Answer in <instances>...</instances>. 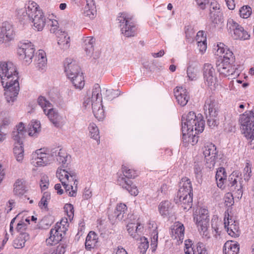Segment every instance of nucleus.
<instances>
[{
	"mask_svg": "<svg viewBox=\"0 0 254 254\" xmlns=\"http://www.w3.org/2000/svg\"><path fill=\"white\" fill-rule=\"evenodd\" d=\"M0 77L4 88V95L7 102H13L19 91L18 72L15 65L10 62H0Z\"/></svg>",
	"mask_w": 254,
	"mask_h": 254,
	"instance_id": "obj_1",
	"label": "nucleus"
},
{
	"mask_svg": "<svg viewBox=\"0 0 254 254\" xmlns=\"http://www.w3.org/2000/svg\"><path fill=\"white\" fill-rule=\"evenodd\" d=\"M204 128V121L201 114L189 112L182 117V131L184 141L186 140V131H195L196 133L202 132Z\"/></svg>",
	"mask_w": 254,
	"mask_h": 254,
	"instance_id": "obj_2",
	"label": "nucleus"
},
{
	"mask_svg": "<svg viewBox=\"0 0 254 254\" xmlns=\"http://www.w3.org/2000/svg\"><path fill=\"white\" fill-rule=\"evenodd\" d=\"M179 187L174 201L184 210H188L192 205V188L190 180L186 177L182 178Z\"/></svg>",
	"mask_w": 254,
	"mask_h": 254,
	"instance_id": "obj_3",
	"label": "nucleus"
},
{
	"mask_svg": "<svg viewBox=\"0 0 254 254\" xmlns=\"http://www.w3.org/2000/svg\"><path fill=\"white\" fill-rule=\"evenodd\" d=\"M137 176L138 174L136 170L123 165L122 174L119 176L117 183L123 189L127 190L131 195L136 196L138 193V189L130 179H134Z\"/></svg>",
	"mask_w": 254,
	"mask_h": 254,
	"instance_id": "obj_4",
	"label": "nucleus"
},
{
	"mask_svg": "<svg viewBox=\"0 0 254 254\" xmlns=\"http://www.w3.org/2000/svg\"><path fill=\"white\" fill-rule=\"evenodd\" d=\"M239 122L242 133L248 140L252 141L254 139V109L241 115Z\"/></svg>",
	"mask_w": 254,
	"mask_h": 254,
	"instance_id": "obj_5",
	"label": "nucleus"
},
{
	"mask_svg": "<svg viewBox=\"0 0 254 254\" xmlns=\"http://www.w3.org/2000/svg\"><path fill=\"white\" fill-rule=\"evenodd\" d=\"M208 210L205 208H200L193 214V219L197 225L200 235L205 240L210 238V233L208 230L209 226V218L208 215Z\"/></svg>",
	"mask_w": 254,
	"mask_h": 254,
	"instance_id": "obj_6",
	"label": "nucleus"
},
{
	"mask_svg": "<svg viewBox=\"0 0 254 254\" xmlns=\"http://www.w3.org/2000/svg\"><path fill=\"white\" fill-rule=\"evenodd\" d=\"M38 103L55 127H61L64 125L62 116L59 114L57 110L52 108V105L45 97L40 96L38 99Z\"/></svg>",
	"mask_w": 254,
	"mask_h": 254,
	"instance_id": "obj_7",
	"label": "nucleus"
},
{
	"mask_svg": "<svg viewBox=\"0 0 254 254\" xmlns=\"http://www.w3.org/2000/svg\"><path fill=\"white\" fill-rule=\"evenodd\" d=\"M204 110L205 112L208 126L211 128L217 126L219 124L218 115L219 106L214 97H210L205 101Z\"/></svg>",
	"mask_w": 254,
	"mask_h": 254,
	"instance_id": "obj_8",
	"label": "nucleus"
},
{
	"mask_svg": "<svg viewBox=\"0 0 254 254\" xmlns=\"http://www.w3.org/2000/svg\"><path fill=\"white\" fill-rule=\"evenodd\" d=\"M26 12L28 17L32 19L34 29L42 31L46 24V18L37 4L34 1L29 2Z\"/></svg>",
	"mask_w": 254,
	"mask_h": 254,
	"instance_id": "obj_9",
	"label": "nucleus"
},
{
	"mask_svg": "<svg viewBox=\"0 0 254 254\" xmlns=\"http://www.w3.org/2000/svg\"><path fill=\"white\" fill-rule=\"evenodd\" d=\"M120 23L122 33L126 37L135 36L137 34V28L132 21L131 18L125 13H121L117 17Z\"/></svg>",
	"mask_w": 254,
	"mask_h": 254,
	"instance_id": "obj_10",
	"label": "nucleus"
},
{
	"mask_svg": "<svg viewBox=\"0 0 254 254\" xmlns=\"http://www.w3.org/2000/svg\"><path fill=\"white\" fill-rule=\"evenodd\" d=\"M32 163L36 166H45L50 164L53 160L52 149L45 148L37 149L32 154Z\"/></svg>",
	"mask_w": 254,
	"mask_h": 254,
	"instance_id": "obj_11",
	"label": "nucleus"
},
{
	"mask_svg": "<svg viewBox=\"0 0 254 254\" xmlns=\"http://www.w3.org/2000/svg\"><path fill=\"white\" fill-rule=\"evenodd\" d=\"M66 228L61 223H57L54 228L51 229L50 237L46 239V243L51 245H55L62 241L65 235Z\"/></svg>",
	"mask_w": 254,
	"mask_h": 254,
	"instance_id": "obj_12",
	"label": "nucleus"
},
{
	"mask_svg": "<svg viewBox=\"0 0 254 254\" xmlns=\"http://www.w3.org/2000/svg\"><path fill=\"white\" fill-rule=\"evenodd\" d=\"M202 73L205 83L208 86H215L217 84V72L214 66L210 64H204Z\"/></svg>",
	"mask_w": 254,
	"mask_h": 254,
	"instance_id": "obj_13",
	"label": "nucleus"
},
{
	"mask_svg": "<svg viewBox=\"0 0 254 254\" xmlns=\"http://www.w3.org/2000/svg\"><path fill=\"white\" fill-rule=\"evenodd\" d=\"M227 27L230 31H233V37L235 39L245 40L249 39L250 37L248 32L232 19H228Z\"/></svg>",
	"mask_w": 254,
	"mask_h": 254,
	"instance_id": "obj_14",
	"label": "nucleus"
},
{
	"mask_svg": "<svg viewBox=\"0 0 254 254\" xmlns=\"http://www.w3.org/2000/svg\"><path fill=\"white\" fill-rule=\"evenodd\" d=\"M224 224L225 229L230 236L233 237L240 236V231L238 223L232 219V217L229 213L228 209L225 212Z\"/></svg>",
	"mask_w": 254,
	"mask_h": 254,
	"instance_id": "obj_15",
	"label": "nucleus"
},
{
	"mask_svg": "<svg viewBox=\"0 0 254 254\" xmlns=\"http://www.w3.org/2000/svg\"><path fill=\"white\" fill-rule=\"evenodd\" d=\"M35 49L31 43H24L21 44L17 51L20 59H23L26 64H29L34 57Z\"/></svg>",
	"mask_w": 254,
	"mask_h": 254,
	"instance_id": "obj_16",
	"label": "nucleus"
},
{
	"mask_svg": "<svg viewBox=\"0 0 254 254\" xmlns=\"http://www.w3.org/2000/svg\"><path fill=\"white\" fill-rule=\"evenodd\" d=\"M185 249L184 251L186 254H208L205 245L202 242H199L196 245V249L191 248V242L188 240L185 241Z\"/></svg>",
	"mask_w": 254,
	"mask_h": 254,
	"instance_id": "obj_17",
	"label": "nucleus"
},
{
	"mask_svg": "<svg viewBox=\"0 0 254 254\" xmlns=\"http://www.w3.org/2000/svg\"><path fill=\"white\" fill-rule=\"evenodd\" d=\"M64 71L68 78H73V75L80 72V69L75 61L66 59L64 63Z\"/></svg>",
	"mask_w": 254,
	"mask_h": 254,
	"instance_id": "obj_18",
	"label": "nucleus"
},
{
	"mask_svg": "<svg viewBox=\"0 0 254 254\" xmlns=\"http://www.w3.org/2000/svg\"><path fill=\"white\" fill-rule=\"evenodd\" d=\"M174 93L178 103L181 106H185L190 99L188 90L182 87H177L174 89Z\"/></svg>",
	"mask_w": 254,
	"mask_h": 254,
	"instance_id": "obj_19",
	"label": "nucleus"
},
{
	"mask_svg": "<svg viewBox=\"0 0 254 254\" xmlns=\"http://www.w3.org/2000/svg\"><path fill=\"white\" fill-rule=\"evenodd\" d=\"M218 71L223 77L233 76L235 73V68L232 66L230 62L222 61L217 65Z\"/></svg>",
	"mask_w": 254,
	"mask_h": 254,
	"instance_id": "obj_20",
	"label": "nucleus"
},
{
	"mask_svg": "<svg viewBox=\"0 0 254 254\" xmlns=\"http://www.w3.org/2000/svg\"><path fill=\"white\" fill-rule=\"evenodd\" d=\"M14 35L13 29L10 25L0 27V44L12 40Z\"/></svg>",
	"mask_w": 254,
	"mask_h": 254,
	"instance_id": "obj_21",
	"label": "nucleus"
},
{
	"mask_svg": "<svg viewBox=\"0 0 254 254\" xmlns=\"http://www.w3.org/2000/svg\"><path fill=\"white\" fill-rule=\"evenodd\" d=\"M239 244L233 241H227L223 248L224 254H238L239 252Z\"/></svg>",
	"mask_w": 254,
	"mask_h": 254,
	"instance_id": "obj_22",
	"label": "nucleus"
},
{
	"mask_svg": "<svg viewBox=\"0 0 254 254\" xmlns=\"http://www.w3.org/2000/svg\"><path fill=\"white\" fill-rule=\"evenodd\" d=\"M98 237L95 232L90 231L87 235L85 243V248L87 250L94 249L97 246Z\"/></svg>",
	"mask_w": 254,
	"mask_h": 254,
	"instance_id": "obj_23",
	"label": "nucleus"
},
{
	"mask_svg": "<svg viewBox=\"0 0 254 254\" xmlns=\"http://www.w3.org/2000/svg\"><path fill=\"white\" fill-rule=\"evenodd\" d=\"M52 153L53 160L56 159L60 164L62 165L65 164L68 156L65 150L59 148H55L52 149Z\"/></svg>",
	"mask_w": 254,
	"mask_h": 254,
	"instance_id": "obj_24",
	"label": "nucleus"
},
{
	"mask_svg": "<svg viewBox=\"0 0 254 254\" xmlns=\"http://www.w3.org/2000/svg\"><path fill=\"white\" fill-rule=\"evenodd\" d=\"M57 177L59 179L60 182L73 181L75 178V174L71 172H68L65 169H58L57 171Z\"/></svg>",
	"mask_w": 254,
	"mask_h": 254,
	"instance_id": "obj_25",
	"label": "nucleus"
},
{
	"mask_svg": "<svg viewBox=\"0 0 254 254\" xmlns=\"http://www.w3.org/2000/svg\"><path fill=\"white\" fill-rule=\"evenodd\" d=\"M185 227L183 224L177 222L172 229V237L178 241H183L184 238Z\"/></svg>",
	"mask_w": 254,
	"mask_h": 254,
	"instance_id": "obj_26",
	"label": "nucleus"
},
{
	"mask_svg": "<svg viewBox=\"0 0 254 254\" xmlns=\"http://www.w3.org/2000/svg\"><path fill=\"white\" fill-rule=\"evenodd\" d=\"M58 44L60 48L64 50L67 49L70 46V38L67 33L61 31L58 33Z\"/></svg>",
	"mask_w": 254,
	"mask_h": 254,
	"instance_id": "obj_27",
	"label": "nucleus"
},
{
	"mask_svg": "<svg viewBox=\"0 0 254 254\" xmlns=\"http://www.w3.org/2000/svg\"><path fill=\"white\" fill-rule=\"evenodd\" d=\"M15 145L13 148V152L17 161L22 162L24 157V148L23 146V140H14Z\"/></svg>",
	"mask_w": 254,
	"mask_h": 254,
	"instance_id": "obj_28",
	"label": "nucleus"
},
{
	"mask_svg": "<svg viewBox=\"0 0 254 254\" xmlns=\"http://www.w3.org/2000/svg\"><path fill=\"white\" fill-rule=\"evenodd\" d=\"M37 67L43 69L47 65V58L46 53L42 50H39L35 57Z\"/></svg>",
	"mask_w": 254,
	"mask_h": 254,
	"instance_id": "obj_29",
	"label": "nucleus"
},
{
	"mask_svg": "<svg viewBox=\"0 0 254 254\" xmlns=\"http://www.w3.org/2000/svg\"><path fill=\"white\" fill-rule=\"evenodd\" d=\"M92 106L95 117L99 121L104 119L105 113L101 102H97L92 103Z\"/></svg>",
	"mask_w": 254,
	"mask_h": 254,
	"instance_id": "obj_30",
	"label": "nucleus"
},
{
	"mask_svg": "<svg viewBox=\"0 0 254 254\" xmlns=\"http://www.w3.org/2000/svg\"><path fill=\"white\" fill-rule=\"evenodd\" d=\"M127 230L129 234L133 238L138 239V233L141 232L143 229V226L140 224L129 223L127 225Z\"/></svg>",
	"mask_w": 254,
	"mask_h": 254,
	"instance_id": "obj_31",
	"label": "nucleus"
},
{
	"mask_svg": "<svg viewBox=\"0 0 254 254\" xmlns=\"http://www.w3.org/2000/svg\"><path fill=\"white\" fill-rule=\"evenodd\" d=\"M127 206L125 203H120L117 204L114 212L115 217L118 220H123L127 214Z\"/></svg>",
	"mask_w": 254,
	"mask_h": 254,
	"instance_id": "obj_32",
	"label": "nucleus"
},
{
	"mask_svg": "<svg viewBox=\"0 0 254 254\" xmlns=\"http://www.w3.org/2000/svg\"><path fill=\"white\" fill-rule=\"evenodd\" d=\"M16 130L12 132V136L13 140H23L25 137L26 131L24 129L25 127L22 123H20L16 127Z\"/></svg>",
	"mask_w": 254,
	"mask_h": 254,
	"instance_id": "obj_33",
	"label": "nucleus"
},
{
	"mask_svg": "<svg viewBox=\"0 0 254 254\" xmlns=\"http://www.w3.org/2000/svg\"><path fill=\"white\" fill-rule=\"evenodd\" d=\"M95 39L93 37H87L84 39V49L86 54L91 56L94 51L93 45Z\"/></svg>",
	"mask_w": 254,
	"mask_h": 254,
	"instance_id": "obj_34",
	"label": "nucleus"
},
{
	"mask_svg": "<svg viewBox=\"0 0 254 254\" xmlns=\"http://www.w3.org/2000/svg\"><path fill=\"white\" fill-rule=\"evenodd\" d=\"M218 151L215 145L212 143H208L204 146L203 155L204 157H217Z\"/></svg>",
	"mask_w": 254,
	"mask_h": 254,
	"instance_id": "obj_35",
	"label": "nucleus"
},
{
	"mask_svg": "<svg viewBox=\"0 0 254 254\" xmlns=\"http://www.w3.org/2000/svg\"><path fill=\"white\" fill-rule=\"evenodd\" d=\"M73 78H69L72 84L76 88L81 89L85 84L84 77L82 72H78L74 75H73Z\"/></svg>",
	"mask_w": 254,
	"mask_h": 254,
	"instance_id": "obj_36",
	"label": "nucleus"
},
{
	"mask_svg": "<svg viewBox=\"0 0 254 254\" xmlns=\"http://www.w3.org/2000/svg\"><path fill=\"white\" fill-rule=\"evenodd\" d=\"M73 182H74L73 185H74V189H73V186L71 184H69V182H68V181L64 182L62 183L65 191L68 192L69 195L71 196H75L76 194L77 182L75 180V178Z\"/></svg>",
	"mask_w": 254,
	"mask_h": 254,
	"instance_id": "obj_37",
	"label": "nucleus"
},
{
	"mask_svg": "<svg viewBox=\"0 0 254 254\" xmlns=\"http://www.w3.org/2000/svg\"><path fill=\"white\" fill-rule=\"evenodd\" d=\"M28 234H20L18 237L14 241L13 246L15 248L20 249L25 246V242L29 240Z\"/></svg>",
	"mask_w": 254,
	"mask_h": 254,
	"instance_id": "obj_38",
	"label": "nucleus"
},
{
	"mask_svg": "<svg viewBox=\"0 0 254 254\" xmlns=\"http://www.w3.org/2000/svg\"><path fill=\"white\" fill-rule=\"evenodd\" d=\"M88 128L90 137L97 140V143L99 144V130L96 125L91 123L89 125Z\"/></svg>",
	"mask_w": 254,
	"mask_h": 254,
	"instance_id": "obj_39",
	"label": "nucleus"
},
{
	"mask_svg": "<svg viewBox=\"0 0 254 254\" xmlns=\"http://www.w3.org/2000/svg\"><path fill=\"white\" fill-rule=\"evenodd\" d=\"M171 208V203L168 200L162 201L158 206L160 213L162 216H168L169 215Z\"/></svg>",
	"mask_w": 254,
	"mask_h": 254,
	"instance_id": "obj_40",
	"label": "nucleus"
},
{
	"mask_svg": "<svg viewBox=\"0 0 254 254\" xmlns=\"http://www.w3.org/2000/svg\"><path fill=\"white\" fill-rule=\"evenodd\" d=\"M203 165L200 162H194L193 166V173L194 177L199 183L202 182V172Z\"/></svg>",
	"mask_w": 254,
	"mask_h": 254,
	"instance_id": "obj_41",
	"label": "nucleus"
},
{
	"mask_svg": "<svg viewBox=\"0 0 254 254\" xmlns=\"http://www.w3.org/2000/svg\"><path fill=\"white\" fill-rule=\"evenodd\" d=\"M101 88L98 84L94 85L91 97L92 103L102 101V95L101 93Z\"/></svg>",
	"mask_w": 254,
	"mask_h": 254,
	"instance_id": "obj_42",
	"label": "nucleus"
},
{
	"mask_svg": "<svg viewBox=\"0 0 254 254\" xmlns=\"http://www.w3.org/2000/svg\"><path fill=\"white\" fill-rule=\"evenodd\" d=\"M209 17L210 21L214 27L222 22L223 14L221 11L209 12Z\"/></svg>",
	"mask_w": 254,
	"mask_h": 254,
	"instance_id": "obj_43",
	"label": "nucleus"
},
{
	"mask_svg": "<svg viewBox=\"0 0 254 254\" xmlns=\"http://www.w3.org/2000/svg\"><path fill=\"white\" fill-rule=\"evenodd\" d=\"M243 180L242 181H238L236 185H230L229 189L230 191L235 192L236 193V196L239 197H242L243 195Z\"/></svg>",
	"mask_w": 254,
	"mask_h": 254,
	"instance_id": "obj_44",
	"label": "nucleus"
},
{
	"mask_svg": "<svg viewBox=\"0 0 254 254\" xmlns=\"http://www.w3.org/2000/svg\"><path fill=\"white\" fill-rule=\"evenodd\" d=\"M13 191L17 195H23L25 192V187L21 180H17L14 185Z\"/></svg>",
	"mask_w": 254,
	"mask_h": 254,
	"instance_id": "obj_45",
	"label": "nucleus"
},
{
	"mask_svg": "<svg viewBox=\"0 0 254 254\" xmlns=\"http://www.w3.org/2000/svg\"><path fill=\"white\" fill-rule=\"evenodd\" d=\"M65 248V245L60 244L56 249L45 250L43 254H64Z\"/></svg>",
	"mask_w": 254,
	"mask_h": 254,
	"instance_id": "obj_46",
	"label": "nucleus"
},
{
	"mask_svg": "<svg viewBox=\"0 0 254 254\" xmlns=\"http://www.w3.org/2000/svg\"><path fill=\"white\" fill-rule=\"evenodd\" d=\"M196 133H193V131L190 132L186 131V140L184 141V143H190L192 145L195 144L198 141V136H196Z\"/></svg>",
	"mask_w": 254,
	"mask_h": 254,
	"instance_id": "obj_47",
	"label": "nucleus"
},
{
	"mask_svg": "<svg viewBox=\"0 0 254 254\" xmlns=\"http://www.w3.org/2000/svg\"><path fill=\"white\" fill-rule=\"evenodd\" d=\"M51 199V194L48 191L44 192L43 195L39 202V206L41 209H48V203Z\"/></svg>",
	"mask_w": 254,
	"mask_h": 254,
	"instance_id": "obj_48",
	"label": "nucleus"
},
{
	"mask_svg": "<svg viewBox=\"0 0 254 254\" xmlns=\"http://www.w3.org/2000/svg\"><path fill=\"white\" fill-rule=\"evenodd\" d=\"M30 224V218L29 217L26 218L25 219V221L23 220L19 221L17 224L16 229L18 232L20 234H27L24 232L26 230L27 226Z\"/></svg>",
	"mask_w": 254,
	"mask_h": 254,
	"instance_id": "obj_49",
	"label": "nucleus"
},
{
	"mask_svg": "<svg viewBox=\"0 0 254 254\" xmlns=\"http://www.w3.org/2000/svg\"><path fill=\"white\" fill-rule=\"evenodd\" d=\"M29 126L28 134L30 136L34 135L35 133L38 132L40 130V123L39 121H32Z\"/></svg>",
	"mask_w": 254,
	"mask_h": 254,
	"instance_id": "obj_50",
	"label": "nucleus"
},
{
	"mask_svg": "<svg viewBox=\"0 0 254 254\" xmlns=\"http://www.w3.org/2000/svg\"><path fill=\"white\" fill-rule=\"evenodd\" d=\"M238 181H242V178L238 176L237 172H233L229 176L227 182L228 187H230V185H236Z\"/></svg>",
	"mask_w": 254,
	"mask_h": 254,
	"instance_id": "obj_51",
	"label": "nucleus"
},
{
	"mask_svg": "<svg viewBox=\"0 0 254 254\" xmlns=\"http://www.w3.org/2000/svg\"><path fill=\"white\" fill-rule=\"evenodd\" d=\"M140 242L138 245V249H139L140 253L144 254L149 247V243L147 239L144 237H141L140 239Z\"/></svg>",
	"mask_w": 254,
	"mask_h": 254,
	"instance_id": "obj_52",
	"label": "nucleus"
},
{
	"mask_svg": "<svg viewBox=\"0 0 254 254\" xmlns=\"http://www.w3.org/2000/svg\"><path fill=\"white\" fill-rule=\"evenodd\" d=\"M95 8L94 2H93V7L87 5V3H86L83 12L84 16L89 17L90 18H93L94 15Z\"/></svg>",
	"mask_w": 254,
	"mask_h": 254,
	"instance_id": "obj_53",
	"label": "nucleus"
},
{
	"mask_svg": "<svg viewBox=\"0 0 254 254\" xmlns=\"http://www.w3.org/2000/svg\"><path fill=\"white\" fill-rule=\"evenodd\" d=\"M217 157H206L205 158V166L206 169H209L210 170H213L214 168L216 163V159Z\"/></svg>",
	"mask_w": 254,
	"mask_h": 254,
	"instance_id": "obj_54",
	"label": "nucleus"
},
{
	"mask_svg": "<svg viewBox=\"0 0 254 254\" xmlns=\"http://www.w3.org/2000/svg\"><path fill=\"white\" fill-rule=\"evenodd\" d=\"M240 15L243 18H248L252 13L251 8L249 6H243L240 9Z\"/></svg>",
	"mask_w": 254,
	"mask_h": 254,
	"instance_id": "obj_55",
	"label": "nucleus"
},
{
	"mask_svg": "<svg viewBox=\"0 0 254 254\" xmlns=\"http://www.w3.org/2000/svg\"><path fill=\"white\" fill-rule=\"evenodd\" d=\"M49 185V178L46 175H42L41 177L40 186L42 190H46L48 188Z\"/></svg>",
	"mask_w": 254,
	"mask_h": 254,
	"instance_id": "obj_56",
	"label": "nucleus"
},
{
	"mask_svg": "<svg viewBox=\"0 0 254 254\" xmlns=\"http://www.w3.org/2000/svg\"><path fill=\"white\" fill-rule=\"evenodd\" d=\"M252 176L251 167L249 163H247L244 169V179L245 181H248Z\"/></svg>",
	"mask_w": 254,
	"mask_h": 254,
	"instance_id": "obj_57",
	"label": "nucleus"
},
{
	"mask_svg": "<svg viewBox=\"0 0 254 254\" xmlns=\"http://www.w3.org/2000/svg\"><path fill=\"white\" fill-rule=\"evenodd\" d=\"M64 211L66 212L69 219L73 218L74 215V208L72 204L66 203L64 207Z\"/></svg>",
	"mask_w": 254,
	"mask_h": 254,
	"instance_id": "obj_58",
	"label": "nucleus"
},
{
	"mask_svg": "<svg viewBox=\"0 0 254 254\" xmlns=\"http://www.w3.org/2000/svg\"><path fill=\"white\" fill-rule=\"evenodd\" d=\"M216 181L217 187L222 190L224 189L226 186H227V177L220 178Z\"/></svg>",
	"mask_w": 254,
	"mask_h": 254,
	"instance_id": "obj_59",
	"label": "nucleus"
},
{
	"mask_svg": "<svg viewBox=\"0 0 254 254\" xmlns=\"http://www.w3.org/2000/svg\"><path fill=\"white\" fill-rule=\"evenodd\" d=\"M158 244V233L154 232V235L151 238V249L152 252H155Z\"/></svg>",
	"mask_w": 254,
	"mask_h": 254,
	"instance_id": "obj_60",
	"label": "nucleus"
},
{
	"mask_svg": "<svg viewBox=\"0 0 254 254\" xmlns=\"http://www.w3.org/2000/svg\"><path fill=\"white\" fill-rule=\"evenodd\" d=\"M233 53L227 48L226 49L225 52L223 54L218 56L223 58L222 61H226L227 62H230V59L233 58Z\"/></svg>",
	"mask_w": 254,
	"mask_h": 254,
	"instance_id": "obj_61",
	"label": "nucleus"
},
{
	"mask_svg": "<svg viewBox=\"0 0 254 254\" xmlns=\"http://www.w3.org/2000/svg\"><path fill=\"white\" fill-rule=\"evenodd\" d=\"M227 175L225 168L223 167H220L217 169L216 172L215 179L216 180L220 178L227 177Z\"/></svg>",
	"mask_w": 254,
	"mask_h": 254,
	"instance_id": "obj_62",
	"label": "nucleus"
},
{
	"mask_svg": "<svg viewBox=\"0 0 254 254\" xmlns=\"http://www.w3.org/2000/svg\"><path fill=\"white\" fill-rule=\"evenodd\" d=\"M225 204L228 206L230 207L234 203V199L232 194L231 193H228L225 197Z\"/></svg>",
	"mask_w": 254,
	"mask_h": 254,
	"instance_id": "obj_63",
	"label": "nucleus"
},
{
	"mask_svg": "<svg viewBox=\"0 0 254 254\" xmlns=\"http://www.w3.org/2000/svg\"><path fill=\"white\" fill-rule=\"evenodd\" d=\"M220 11V5L216 1H212L210 4L209 12Z\"/></svg>",
	"mask_w": 254,
	"mask_h": 254,
	"instance_id": "obj_64",
	"label": "nucleus"
}]
</instances>
